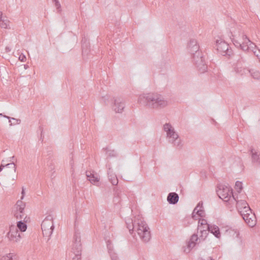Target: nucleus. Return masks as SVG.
<instances>
[{"label":"nucleus","instance_id":"obj_1","mask_svg":"<svg viewBox=\"0 0 260 260\" xmlns=\"http://www.w3.org/2000/svg\"><path fill=\"white\" fill-rule=\"evenodd\" d=\"M125 223L129 233L133 235L135 230L141 239L144 242H148L151 238L149 228L146 222L142 220H134L128 218L125 220Z\"/></svg>","mask_w":260,"mask_h":260},{"label":"nucleus","instance_id":"obj_2","mask_svg":"<svg viewBox=\"0 0 260 260\" xmlns=\"http://www.w3.org/2000/svg\"><path fill=\"white\" fill-rule=\"evenodd\" d=\"M187 51L191 55L192 61L201 73L206 71L207 66L202 52L200 51V46L197 41L191 39L187 45Z\"/></svg>","mask_w":260,"mask_h":260},{"label":"nucleus","instance_id":"obj_3","mask_svg":"<svg viewBox=\"0 0 260 260\" xmlns=\"http://www.w3.org/2000/svg\"><path fill=\"white\" fill-rule=\"evenodd\" d=\"M140 104L153 109L162 108L168 105L167 101L164 96L157 93H148L140 95L138 99Z\"/></svg>","mask_w":260,"mask_h":260},{"label":"nucleus","instance_id":"obj_4","mask_svg":"<svg viewBox=\"0 0 260 260\" xmlns=\"http://www.w3.org/2000/svg\"><path fill=\"white\" fill-rule=\"evenodd\" d=\"M216 192L219 198L225 202L231 201V198L233 200H236L233 189L228 186L222 184L219 185L217 186Z\"/></svg>","mask_w":260,"mask_h":260},{"label":"nucleus","instance_id":"obj_5","mask_svg":"<svg viewBox=\"0 0 260 260\" xmlns=\"http://www.w3.org/2000/svg\"><path fill=\"white\" fill-rule=\"evenodd\" d=\"M216 46L218 52L221 55L226 56L229 58L233 55L232 49L224 41L217 40L216 41Z\"/></svg>","mask_w":260,"mask_h":260},{"label":"nucleus","instance_id":"obj_6","mask_svg":"<svg viewBox=\"0 0 260 260\" xmlns=\"http://www.w3.org/2000/svg\"><path fill=\"white\" fill-rule=\"evenodd\" d=\"M26 204L21 200H18L14 206L15 210L14 212V216L17 219H22L27 216L24 213V209Z\"/></svg>","mask_w":260,"mask_h":260},{"label":"nucleus","instance_id":"obj_7","mask_svg":"<svg viewBox=\"0 0 260 260\" xmlns=\"http://www.w3.org/2000/svg\"><path fill=\"white\" fill-rule=\"evenodd\" d=\"M82 248L80 233L78 231L76 230L73 237L72 252L74 253H81Z\"/></svg>","mask_w":260,"mask_h":260},{"label":"nucleus","instance_id":"obj_8","mask_svg":"<svg viewBox=\"0 0 260 260\" xmlns=\"http://www.w3.org/2000/svg\"><path fill=\"white\" fill-rule=\"evenodd\" d=\"M113 110L117 113H122L125 108V104L124 101L119 97L113 98Z\"/></svg>","mask_w":260,"mask_h":260},{"label":"nucleus","instance_id":"obj_9","mask_svg":"<svg viewBox=\"0 0 260 260\" xmlns=\"http://www.w3.org/2000/svg\"><path fill=\"white\" fill-rule=\"evenodd\" d=\"M234 201L236 202L237 209L241 215L246 212H251V209L246 201L242 200L237 201L236 199Z\"/></svg>","mask_w":260,"mask_h":260},{"label":"nucleus","instance_id":"obj_10","mask_svg":"<svg viewBox=\"0 0 260 260\" xmlns=\"http://www.w3.org/2000/svg\"><path fill=\"white\" fill-rule=\"evenodd\" d=\"M245 222L250 226L253 227L256 224V218L251 212H246L241 214Z\"/></svg>","mask_w":260,"mask_h":260},{"label":"nucleus","instance_id":"obj_11","mask_svg":"<svg viewBox=\"0 0 260 260\" xmlns=\"http://www.w3.org/2000/svg\"><path fill=\"white\" fill-rule=\"evenodd\" d=\"M8 237L11 241L14 242H18L21 238L18 229L15 225H12L10 226V231L8 233Z\"/></svg>","mask_w":260,"mask_h":260},{"label":"nucleus","instance_id":"obj_12","mask_svg":"<svg viewBox=\"0 0 260 260\" xmlns=\"http://www.w3.org/2000/svg\"><path fill=\"white\" fill-rule=\"evenodd\" d=\"M199 240L198 236L197 234H193L191 235L189 240L187 243V248H185L184 251L186 253L190 252L191 250L197 244V241Z\"/></svg>","mask_w":260,"mask_h":260},{"label":"nucleus","instance_id":"obj_13","mask_svg":"<svg viewBox=\"0 0 260 260\" xmlns=\"http://www.w3.org/2000/svg\"><path fill=\"white\" fill-rule=\"evenodd\" d=\"M163 129L167 133V136L169 140L175 138V137H178V134L176 133L174 128L170 123H166L164 124Z\"/></svg>","mask_w":260,"mask_h":260},{"label":"nucleus","instance_id":"obj_14","mask_svg":"<svg viewBox=\"0 0 260 260\" xmlns=\"http://www.w3.org/2000/svg\"><path fill=\"white\" fill-rule=\"evenodd\" d=\"M41 229H54L52 215H49L45 217L42 222Z\"/></svg>","mask_w":260,"mask_h":260},{"label":"nucleus","instance_id":"obj_15","mask_svg":"<svg viewBox=\"0 0 260 260\" xmlns=\"http://www.w3.org/2000/svg\"><path fill=\"white\" fill-rule=\"evenodd\" d=\"M249 151L251 156L252 163L256 164L260 167V153L255 150L252 147L250 148Z\"/></svg>","mask_w":260,"mask_h":260},{"label":"nucleus","instance_id":"obj_16","mask_svg":"<svg viewBox=\"0 0 260 260\" xmlns=\"http://www.w3.org/2000/svg\"><path fill=\"white\" fill-rule=\"evenodd\" d=\"M207 229L209 232L212 233L217 238H219L221 236L219 228L216 225H207Z\"/></svg>","mask_w":260,"mask_h":260},{"label":"nucleus","instance_id":"obj_17","mask_svg":"<svg viewBox=\"0 0 260 260\" xmlns=\"http://www.w3.org/2000/svg\"><path fill=\"white\" fill-rule=\"evenodd\" d=\"M179 201L178 194L175 192H170L167 197V201L170 204L175 205L178 203Z\"/></svg>","mask_w":260,"mask_h":260},{"label":"nucleus","instance_id":"obj_18","mask_svg":"<svg viewBox=\"0 0 260 260\" xmlns=\"http://www.w3.org/2000/svg\"><path fill=\"white\" fill-rule=\"evenodd\" d=\"M28 219H29V218L25 216L24 220H22V219H20V220L17 222V226L16 227L17 229H19L20 232H24L26 231L27 229L26 222L28 221Z\"/></svg>","mask_w":260,"mask_h":260},{"label":"nucleus","instance_id":"obj_19","mask_svg":"<svg viewBox=\"0 0 260 260\" xmlns=\"http://www.w3.org/2000/svg\"><path fill=\"white\" fill-rule=\"evenodd\" d=\"M5 168L6 169H11L12 171L14 173L16 172V165L14 163V161H12L11 162L7 163V165L4 166V160H3L2 161V164L0 166V172L3 170V169Z\"/></svg>","mask_w":260,"mask_h":260},{"label":"nucleus","instance_id":"obj_20","mask_svg":"<svg viewBox=\"0 0 260 260\" xmlns=\"http://www.w3.org/2000/svg\"><path fill=\"white\" fill-rule=\"evenodd\" d=\"M169 143L173 144V146L178 149H181L183 146V144H182L179 135H178V137H176V138L175 137V138L169 140Z\"/></svg>","mask_w":260,"mask_h":260},{"label":"nucleus","instance_id":"obj_21","mask_svg":"<svg viewBox=\"0 0 260 260\" xmlns=\"http://www.w3.org/2000/svg\"><path fill=\"white\" fill-rule=\"evenodd\" d=\"M86 176L87 180L92 184H95L99 182V178L95 176L94 174L91 173V172L86 171Z\"/></svg>","mask_w":260,"mask_h":260},{"label":"nucleus","instance_id":"obj_22","mask_svg":"<svg viewBox=\"0 0 260 260\" xmlns=\"http://www.w3.org/2000/svg\"><path fill=\"white\" fill-rule=\"evenodd\" d=\"M108 175L109 180L111 183V184L114 186L117 185L118 183V180L117 176L115 174H111L110 168L108 171Z\"/></svg>","mask_w":260,"mask_h":260},{"label":"nucleus","instance_id":"obj_23","mask_svg":"<svg viewBox=\"0 0 260 260\" xmlns=\"http://www.w3.org/2000/svg\"><path fill=\"white\" fill-rule=\"evenodd\" d=\"M229 37L231 39L234 45L237 47V48H240L241 45L242 43L239 42L237 40L235 39L236 37V35L233 34V32L232 31H230L228 35Z\"/></svg>","mask_w":260,"mask_h":260},{"label":"nucleus","instance_id":"obj_24","mask_svg":"<svg viewBox=\"0 0 260 260\" xmlns=\"http://www.w3.org/2000/svg\"><path fill=\"white\" fill-rule=\"evenodd\" d=\"M42 230V233L44 237L47 238V241L50 238L51 235L52 234L54 229H43Z\"/></svg>","mask_w":260,"mask_h":260},{"label":"nucleus","instance_id":"obj_25","mask_svg":"<svg viewBox=\"0 0 260 260\" xmlns=\"http://www.w3.org/2000/svg\"><path fill=\"white\" fill-rule=\"evenodd\" d=\"M89 43H86L85 41L82 44V54L83 55H88L90 51V49L88 48Z\"/></svg>","mask_w":260,"mask_h":260},{"label":"nucleus","instance_id":"obj_26","mask_svg":"<svg viewBox=\"0 0 260 260\" xmlns=\"http://www.w3.org/2000/svg\"><path fill=\"white\" fill-rule=\"evenodd\" d=\"M9 23L10 21L6 16H5V18L0 20V26L1 28H8Z\"/></svg>","mask_w":260,"mask_h":260},{"label":"nucleus","instance_id":"obj_27","mask_svg":"<svg viewBox=\"0 0 260 260\" xmlns=\"http://www.w3.org/2000/svg\"><path fill=\"white\" fill-rule=\"evenodd\" d=\"M209 224L207 223V221L206 219H200L199 221V225L198 227V232H199V231L200 229H203V227L206 228L207 229V225Z\"/></svg>","mask_w":260,"mask_h":260},{"label":"nucleus","instance_id":"obj_28","mask_svg":"<svg viewBox=\"0 0 260 260\" xmlns=\"http://www.w3.org/2000/svg\"><path fill=\"white\" fill-rule=\"evenodd\" d=\"M248 43L246 41L243 42L240 47V49L245 52H248L250 50V47L248 45Z\"/></svg>","mask_w":260,"mask_h":260},{"label":"nucleus","instance_id":"obj_29","mask_svg":"<svg viewBox=\"0 0 260 260\" xmlns=\"http://www.w3.org/2000/svg\"><path fill=\"white\" fill-rule=\"evenodd\" d=\"M199 231L201 234L200 236V238L204 240L208 234L207 229H205V227H203V229H200Z\"/></svg>","mask_w":260,"mask_h":260},{"label":"nucleus","instance_id":"obj_30","mask_svg":"<svg viewBox=\"0 0 260 260\" xmlns=\"http://www.w3.org/2000/svg\"><path fill=\"white\" fill-rule=\"evenodd\" d=\"M198 208H203V203L202 202H200L198 204H197V206L195 207V208L194 209L193 212H192V218H193L194 219H197L196 218V214H194V213L196 214V212L199 210L198 209Z\"/></svg>","mask_w":260,"mask_h":260},{"label":"nucleus","instance_id":"obj_31","mask_svg":"<svg viewBox=\"0 0 260 260\" xmlns=\"http://www.w3.org/2000/svg\"><path fill=\"white\" fill-rule=\"evenodd\" d=\"M243 188L242 183L239 181H237L235 183V189L238 192H240Z\"/></svg>","mask_w":260,"mask_h":260},{"label":"nucleus","instance_id":"obj_32","mask_svg":"<svg viewBox=\"0 0 260 260\" xmlns=\"http://www.w3.org/2000/svg\"><path fill=\"white\" fill-rule=\"evenodd\" d=\"M105 150H107V152L108 154V156L110 157H116L117 153L114 150H108L107 148H105Z\"/></svg>","mask_w":260,"mask_h":260},{"label":"nucleus","instance_id":"obj_33","mask_svg":"<svg viewBox=\"0 0 260 260\" xmlns=\"http://www.w3.org/2000/svg\"><path fill=\"white\" fill-rule=\"evenodd\" d=\"M13 253H10L6 255L3 256L0 258V260H13Z\"/></svg>","mask_w":260,"mask_h":260},{"label":"nucleus","instance_id":"obj_34","mask_svg":"<svg viewBox=\"0 0 260 260\" xmlns=\"http://www.w3.org/2000/svg\"><path fill=\"white\" fill-rule=\"evenodd\" d=\"M0 116H3L4 117L9 119V122H11V119H12L13 120H16L17 123H20V122H21V120L19 119H16L15 118L11 117L10 116H7V115H3L2 113H0Z\"/></svg>","mask_w":260,"mask_h":260},{"label":"nucleus","instance_id":"obj_35","mask_svg":"<svg viewBox=\"0 0 260 260\" xmlns=\"http://www.w3.org/2000/svg\"><path fill=\"white\" fill-rule=\"evenodd\" d=\"M58 12L61 11V5L58 0H52Z\"/></svg>","mask_w":260,"mask_h":260},{"label":"nucleus","instance_id":"obj_36","mask_svg":"<svg viewBox=\"0 0 260 260\" xmlns=\"http://www.w3.org/2000/svg\"><path fill=\"white\" fill-rule=\"evenodd\" d=\"M116 186H115L113 188V191L114 192V196H115V198H120V191L117 185H116Z\"/></svg>","mask_w":260,"mask_h":260},{"label":"nucleus","instance_id":"obj_37","mask_svg":"<svg viewBox=\"0 0 260 260\" xmlns=\"http://www.w3.org/2000/svg\"><path fill=\"white\" fill-rule=\"evenodd\" d=\"M109 253L112 260H118V257L117 256V254L115 253L113 251H109Z\"/></svg>","mask_w":260,"mask_h":260},{"label":"nucleus","instance_id":"obj_38","mask_svg":"<svg viewBox=\"0 0 260 260\" xmlns=\"http://www.w3.org/2000/svg\"><path fill=\"white\" fill-rule=\"evenodd\" d=\"M251 76L254 79H256L257 80H260V73L259 72L256 71L253 73H251Z\"/></svg>","mask_w":260,"mask_h":260},{"label":"nucleus","instance_id":"obj_39","mask_svg":"<svg viewBox=\"0 0 260 260\" xmlns=\"http://www.w3.org/2000/svg\"><path fill=\"white\" fill-rule=\"evenodd\" d=\"M196 214L199 217H203L204 216V210L200 208V209L196 212Z\"/></svg>","mask_w":260,"mask_h":260},{"label":"nucleus","instance_id":"obj_40","mask_svg":"<svg viewBox=\"0 0 260 260\" xmlns=\"http://www.w3.org/2000/svg\"><path fill=\"white\" fill-rule=\"evenodd\" d=\"M241 37L242 38L243 42L246 41L248 43H251V44H253V43L250 41L249 39L247 37V36L246 35H245L244 34H242Z\"/></svg>","mask_w":260,"mask_h":260},{"label":"nucleus","instance_id":"obj_41","mask_svg":"<svg viewBox=\"0 0 260 260\" xmlns=\"http://www.w3.org/2000/svg\"><path fill=\"white\" fill-rule=\"evenodd\" d=\"M75 256L73 258V260H81V253H74Z\"/></svg>","mask_w":260,"mask_h":260},{"label":"nucleus","instance_id":"obj_42","mask_svg":"<svg viewBox=\"0 0 260 260\" xmlns=\"http://www.w3.org/2000/svg\"><path fill=\"white\" fill-rule=\"evenodd\" d=\"M19 60L22 62H24L26 60V58L25 55L21 54L19 57Z\"/></svg>","mask_w":260,"mask_h":260},{"label":"nucleus","instance_id":"obj_43","mask_svg":"<svg viewBox=\"0 0 260 260\" xmlns=\"http://www.w3.org/2000/svg\"><path fill=\"white\" fill-rule=\"evenodd\" d=\"M107 248L108 249V251H113V249H112L111 246V242L110 240H108L107 241Z\"/></svg>","mask_w":260,"mask_h":260},{"label":"nucleus","instance_id":"obj_44","mask_svg":"<svg viewBox=\"0 0 260 260\" xmlns=\"http://www.w3.org/2000/svg\"><path fill=\"white\" fill-rule=\"evenodd\" d=\"M24 195H25V189H24V188L23 187H22V191H21V199L20 200L22 201V200L23 199Z\"/></svg>","mask_w":260,"mask_h":260},{"label":"nucleus","instance_id":"obj_45","mask_svg":"<svg viewBox=\"0 0 260 260\" xmlns=\"http://www.w3.org/2000/svg\"><path fill=\"white\" fill-rule=\"evenodd\" d=\"M253 53L259 59H260V50H258V51L257 52L256 51H254ZM259 61H260V60H259Z\"/></svg>","mask_w":260,"mask_h":260},{"label":"nucleus","instance_id":"obj_46","mask_svg":"<svg viewBox=\"0 0 260 260\" xmlns=\"http://www.w3.org/2000/svg\"><path fill=\"white\" fill-rule=\"evenodd\" d=\"M70 164L72 168H73V155L72 156V159L70 161Z\"/></svg>","mask_w":260,"mask_h":260},{"label":"nucleus","instance_id":"obj_47","mask_svg":"<svg viewBox=\"0 0 260 260\" xmlns=\"http://www.w3.org/2000/svg\"><path fill=\"white\" fill-rule=\"evenodd\" d=\"M102 100L104 101V102L105 103H106V101L108 100V98H107L106 96H103L102 97Z\"/></svg>","mask_w":260,"mask_h":260},{"label":"nucleus","instance_id":"obj_48","mask_svg":"<svg viewBox=\"0 0 260 260\" xmlns=\"http://www.w3.org/2000/svg\"><path fill=\"white\" fill-rule=\"evenodd\" d=\"M5 18V16H3V12L0 11V20Z\"/></svg>","mask_w":260,"mask_h":260},{"label":"nucleus","instance_id":"obj_49","mask_svg":"<svg viewBox=\"0 0 260 260\" xmlns=\"http://www.w3.org/2000/svg\"><path fill=\"white\" fill-rule=\"evenodd\" d=\"M5 50L6 52H9L11 51V49L9 47H6Z\"/></svg>","mask_w":260,"mask_h":260},{"label":"nucleus","instance_id":"obj_50","mask_svg":"<svg viewBox=\"0 0 260 260\" xmlns=\"http://www.w3.org/2000/svg\"><path fill=\"white\" fill-rule=\"evenodd\" d=\"M9 158H10L9 161L10 162H11L12 161H13V159L14 158V156L10 157Z\"/></svg>","mask_w":260,"mask_h":260},{"label":"nucleus","instance_id":"obj_51","mask_svg":"<svg viewBox=\"0 0 260 260\" xmlns=\"http://www.w3.org/2000/svg\"><path fill=\"white\" fill-rule=\"evenodd\" d=\"M39 128H40V130L41 131V138L42 137V133H43V127L42 126H40L39 127Z\"/></svg>","mask_w":260,"mask_h":260},{"label":"nucleus","instance_id":"obj_52","mask_svg":"<svg viewBox=\"0 0 260 260\" xmlns=\"http://www.w3.org/2000/svg\"><path fill=\"white\" fill-rule=\"evenodd\" d=\"M15 121H16V122H17V121H16V120H14V122H15ZM10 125H15V124H18L17 122L12 123H11V122H10Z\"/></svg>","mask_w":260,"mask_h":260},{"label":"nucleus","instance_id":"obj_53","mask_svg":"<svg viewBox=\"0 0 260 260\" xmlns=\"http://www.w3.org/2000/svg\"><path fill=\"white\" fill-rule=\"evenodd\" d=\"M7 164L6 163V162L4 160V166H5L6 165H7Z\"/></svg>","mask_w":260,"mask_h":260},{"label":"nucleus","instance_id":"obj_54","mask_svg":"<svg viewBox=\"0 0 260 260\" xmlns=\"http://www.w3.org/2000/svg\"><path fill=\"white\" fill-rule=\"evenodd\" d=\"M209 258L210 260H214V259H212V257H209Z\"/></svg>","mask_w":260,"mask_h":260},{"label":"nucleus","instance_id":"obj_55","mask_svg":"<svg viewBox=\"0 0 260 260\" xmlns=\"http://www.w3.org/2000/svg\"><path fill=\"white\" fill-rule=\"evenodd\" d=\"M239 235V232H238L236 236L238 237Z\"/></svg>","mask_w":260,"mask_h":260},{"label":"nucleus","instance_id":"obj_56","mask_svg":"<svg viewBox=\"0 0 260 260\" xmlns=\"http://www.w3.org/2000/svg\"><path fill=\"white\" fill-rule=\"evenodd\" d=\"M252 44L254 45V46H256V45H255L254 43H253Z\"/></svg>","mask_w":260,"mask_h":260}]
</instances>
